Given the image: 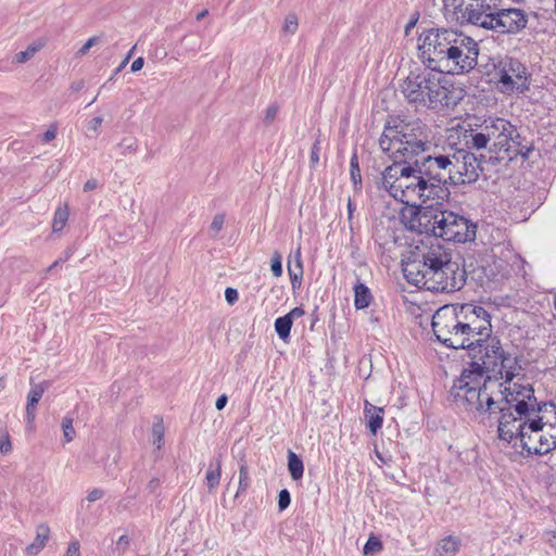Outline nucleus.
<instances>
[{
  "label": "nucleus",
  "instance_id": "1",
  "mask_svg": "<svg viewBox=\"0 0 556 556\" xmlns=\"http://www.w3.org/2000/svg\"><path fill=\"white\" fill-rule=\"evenodd\" d=\"M475 346V351L468 352L471 357L470 369H465L454 381L450 395L457 406L468 412L492 414L501 395L498 392L495 395L491 390L498 386L496 381H491L490 377L481 383L483 374L500 375L501 378L510 382L520 374L522 366L520 358L505 351L500 339L492 337L491 333L481 342V345Z\"/></svg>",
  "mask_w": 556,
  "mask_h": 556
},
{
  "label": "nucleus",
  "instance_id": "2",
  "mask_svg": "<svg viewBox=\"0 0 556 556\" xmlns=\"http://www.w3.org/2000/svg\"><path fill=\"white\" fill-rule=\"evenodd\" d=\"M402 270L409 283L434 292L460 290L467 275L464 265L439 243L415 247L402 261Z\"/></svg>",
  "mask_w": 556,
  "mask_h": 556
},
{
  "label": "nucleus",
  "instance_id": "3",
  "mask_svg": "<svg viewBox=\"0 0 556 556\" xmlns=\"http://www.w3.org/2000/svg\"><path fill=\"white\" fill-rule=\"evenodd\" d=\"M432 330L442 344L451 349L476 350L492 332L490 314L470 303L440 307L432 316Z\"/></svg>",
  "mask_w": 556,
  "mask_h": 556
},
{
  "label": "nucleus",
  "instance_id": "4",
  "mask_svg": "<svg viewBox=\"0 0 556 556\" xmlns=\"http://www.w3.org/2000/svg\"><path fill=\"white\" fill-rule=\"evenodd\" d=\"M406 101L417 110H444L456 106L464 98V89L451 84L437 71L416 68L401 85Z\"/></svg>",
  "mask_w": 556,
  "mask_h": 556
},
{
  "label": "nucleus",
  "instance_id": "5",
  "mask_svg": "<svg viewBox=\"0 0 556 556\" xmlns=\"http://www.w3.org/2000/svg\"><path fill=\"white\" fill-rule=\"evenodd\" d=\"M468 148L489 150L491 153L504 155L501 159L514 160L518 155L529 156L532 148L522 143L517 128L504 118L485 121L478 129L465 136Z\"/></svg>",
  "mask_w": 556,
  "mask_h": 556
},
{
  "label": "nucleus",
  "instance_id": "6",
  "mask_svg": "<svg viewBox=\"0 0 556 556\" xmlns=\"http://www.w3.org/2000/svg\"><path fill=\"white\" fill-rule=\"evenodd\" d=\"M379 146L393 161L408 162L430 150L431 130L419 119L388 126L379 139Z\"/></svg>",
  "mask_w": 556,
  "mask_h": 556
},
{
  "label": "nucleus",
  "instance_id": "7",
  "mask_svg": "<svg viewBox=\"0 0 556 556\" xmlns=\"http://www.w3.org/2000/svg\"><path fill=\"white\" fill-rule=\"evenodd\" d=\"M417 166L408 162L394 161L382 173V187L395 200L409 204L420 200L421 204L433 201L431 194L438 192L433 185L425 182V176L419 174Z\"/></svg>",
  "mask_w": 556,
  "mask_h": 556
},
{
  "label": "nucleus",
  "instance_id": "8",
  "mask_svg": "<svg viewBox=\"0 0 556 556\" xmlns=\"http://www.w3.org/2000/svg\"><path fill=\"white\" fill-rule=\"evenodd\" d=\"M453 28H430L422 31L418 39V55L421 62L432 71L452 75L454 65Z\"/></svg>",
  "mask_w": 556,
  "mask_h": 556
},
{
  "label": "nucleus",
  "instance_id": "9",
  "mask_svg": "<svg viewBox=\"0 0 556 556\" xmlns=\"http://www.w3.org/2000/svg\"><path fill=\"white\" fill-rule=\"evenodd\" d=\"M498 393L501 400L497 405L509 404L516 414L534 418L542 417V427L545 430H549V426L556 427V405L552 402H538L534 389L530 384L514 383L504 390H498Z\"/></svg>",
  "mask_w": 556,
  "mask_h": 556
},
{
  "label": "nucleus",
  "instance_id": "10",
  "mask_svg": "<svg viewBox=\"0 0 556 556\" xmlns=\"http://www.w3.org/2000/svg\"><path fill=\"white\" fill-rule=\"evenodd\" d=\"M498 412V435L502 440L511 442L519 440L522 450L529 453V440L539 443L540 432L545 431L542 427L543 418H534L516 414L509 404L501 403L494 406V412Z\"/></svg>",
  "mask_w": 556,
  "mask_h": 556
},
{
  "label": "nucleus",
  "instance_id": "11",
  "mask_svg": "<svg viewBox=\"0 0 556 556\" xmlns=\"http://www.w3.org/2000/svg\"><path fill=\"white\" fill-rule=\"evenodd\" d=\"M414 164L417 166L416 170L425 176L428 186L438 187V192L431 194L432 200L437 203L443 201L448 194L446 186L452 184L453 150L445 154L428 155L416 160Z\"/></svg>",
  "mask_w": 556,
  "mask_h": 556
},
{
  "label": "nucleus",
  "instance_id": "12",
  "mask_svg": "<svg viewBox=\"0 0 556 556\" xmlns=\"http://www.w3.org/2000/svg\"><path fill=\"white\" fill-rule=\"evenodd\" d=\"M452 42L454 45V65L452 75H464L470 73L478 65L480 47L477 40L453 28Z\"/></svg>",
  "mask_w": 556,
  "mask_h": 556
},
{
  "label": "nucleus",
  "instance_id": "13",
  "mask_svg": "<svg viewBox=\"0 0 556 556\" xmlns=\"http://www.w3.org/2000/svg\"><path fill=\"white\" fill-rule=\"evenodd\" d=\"M447 5L462 11V17L469 24L488 29L497 9V0H445Z\"/></svg>",
  "mask_w": 556,
  "mask_h": 556
},
{
  "label": "nucleus",
  "instance_id": "14",
  "mask_svg": "<svg viewBox=\"0 0 556 556\" xmlns=\"http://www.w3.org/2000/svg\"><path fill=\"white\" fill-rule=\"evenodd\" d=\"M500 88L505 93H523L529 89V73L526 66L517 59L508 58L500 63Z\"/></svg>",
  "mask_w": 556,
  "mask_h": 556
},
{
  "label": "nucleus",
  "instance_id": "15",
  "mask_svg": "<svg viewBox=\"0 0 556 556\" xmlns=\"http://www.w3.org/2000/svg\"><path fill=\"white\" fill-rule=\"evenodd\" d=\"M429 203L420 204L415 217L416 227L419 232L432 235L440 238V232L445 230V223H447L446 214H452V211L443 210L441 207L442 201H428Z\"/></svg>",
  "mask_w": 556,
  "mask_h": 556
},
{
  "label": "nucleus",
  "instance_id": "16",
  "mask_svg": "<svg viewBox=\"0 0 556 556\" xmlns=\"http://www.w3.org/2000/svg\"><path fill=\"white\" fill-rule=\"evenodd\" d=\"M452 184L465 185L477 181L482 172L481 160L466 150L453 151Z\"/></svg>",
  "mask_w": 556,
  "mask_h": 556
},
{
  "label": "nucleus",
  "instance_id": "17",
  "mask_svg": "<svg viewBox=\"0 0 556 556\" xmlns=\"http://www.w3.org/2000/svg\"><path fill=\"white\" fill-rule=\"evenodd\" d=\"M445 230L440 232V238L445 241L465 243L476 238V225L462 215L454 212L446 214Z\"/></svg>",
  "mask_w": 556,
  "mask_h": 556
},
{
  "label": "nucleus",
  "instance_id": "18",
  "mask_svg": "<svg viewBox=\"0 0 556 556\" xmlns=\"http://www.w3.org/2000/svg\"><path fill=\"white\" fill-rule=\"evenodd\" d=\"M527 22V16L520 9H496L492 27L489 30L500 34H516L526 27Z\"/></svg>",
  "mask_w": 556,
  "mask_h": 556
},
{
  "label": "nucleus",
  "instance_id": "19",
  "mask_svg": "<svg viewBox=\"0 0 556 556\" xmlns=\"http://www.w3.org/2000/svg\"><path fill=\"white\" fill-rule=\"evenodd\" d=\"M529 454L543 455L556 447V427L549 426V430L541 431L539 443L529 440Z\"/></svg>",
  "mask_w": 556,
  "mask_h": 556
},
{
  "label": "nucleus",
  "instance_id": "20",
  "mask_svg": "<svg viewBox=\"0 0 556 556\" xmlns=\"http://www.w3.org/2000/svg\"><path fill=\"white\" fill-rule=\"evenodd\" d=\"M47 389V382H40L33 384L28 395H27V404H26V418L28 424H33L36 418V405L42 397L45 391Z\"/></svg>",
  "mask_w": 556,
  "mask_h": 556
},
{
  "label": "nucleus",
  "instance_id": "21",
  "mask_svg": "<svg viewBox=\"0 0 556 556\" xmlns=\"http://www.w3.org/2000/svg\"><path fill=\"white\" fill-rule=\"evenodd\" d=\"M365 419L367 421V427L369 428L372 434H376L377 431L381 428L383 422L384 410L381 407L375 406L370 404L368 401L365 402L364 409Z\"/></svg>",
  "mask_w": 556,
  "mask_h": 556
},
{
  "label": "nucleus",
  "instance_id": "22",
  "mask_svg": "<svg viewBox=\"0 0 556 556\" xmlns=\"http://www.w3.org/2000/svg\"><path fill=\"white\" fill-rule=\"evenodd\" d=\"M50 536V528L47 523H40L36 528V538L31 544L26 547L29 555H37L48 542Z\"/></svg>",
  "mask_w": 556,
  "mask_h": 556
},
{
  "label": "nucleus",
  "instance_id": "23",
  "mask_svg": "<svg viewBox=\"0 0 556 556\" xmlns=\"http://www.w3.org/2000/svg\"><path fill=\"white\" fill-rule=\"evenodd\" d=\"M47 45V39L38 38L30 42L24 51L16 53L13 58L15 64H24L31 60Z\"/></svg>",
  "mask_w": 556,
  "mask_h": 556
},
{
  "label": "nucleus",
  "instance_id": "24",
  "mask_svg": "<svg viewBox=\"0 0 556 556\" xmlns=\"http://www.w3.org/2000/svg\"><path fill=\"white\" fill-rule=\"evenodd\" d=\"M372 300L370 290L362 282L354 287V305L357 309H363L369 306Z\"/></svg>",
  "mask_w": 556,
  "mask_h": 556
},
{
  "label": "nucleus",
  "instance_id": "25",
  "mask_svg": "<svg viewBox=\"0 0 556 556\" xmlns=\"http://www.w3.org/2000/svg\"><path fill=\"white\" fill-rule=\"evenodd\" d=\"M459 545V539L448 535L439 542L437 552L440 556H454L458 552Z\"/></svg>",
  "mask_w": 556,
  "mask_h": 556
},
{
  "label": "nucleus",
  "instance_id": "26",
  "mask_svg": "<svg viewBox=\"0 0 556 556\" xmlns=\"http://www.w3.org/2000/svg\"><path fill=\"white\" fill-rule=\"evenodd\" d=\"M68 217H70L68 205L65 203L64 205L59 206L55 210L53 222H52L53 232L61 231L65 227V225L68 220Z\"/></svg>",
  "mask_w": 556,
  "mask_h": 556
},
{
  "label": "nucleus",
  "instance_id": "27",
  "mask_svg": "<svg viewBox=\"0 0 556 556\" xmlns=\"http://www.w3.org/2000/svg\"><path fill=\"white\" fill-rule=\"evenodd\" d=\"M288 469L293 480L302 478L304 471L303 462L291 451L288 454Z\"/></svg>",
  "mask_w": 556,
  "mask_h": 556
},
{
  "label": "nucleus",
  "instance_id": "28",
  "mask_svg": "<svg viewBox=\"0 0 556 556\" xmlns=\"http://www.w3.org/2000/svg\"><path fill=\"white\" fill-rule=\"evenodd\" d=\"M165 428L162 418H156L152 426V444L160 450L164 444Z\"/></svg>",
  "mask_w": 556,
  "mask_h": 556
},
{
  "label": "nucleus",
  "instance_id": "29",
  "mask_svg": "<svg viewBox=\"0 0 556 556\" xmlns=\"http://www.w3.org/2000/svg\"><path fill=\"white\" fill-rule=\"evenodd\" d=\"M292 324L290 317L286 315L276 319L275 330L281 339L285 340L290 336Z\"/></svg>",
  "mask_w": 556,
  "mask_h": 556
},
{
  "label": "nucleus",
  "instance_id": "30",
  "mask_svg": "<svg viewBox=\"0 0 556 556\" xmlns=\"http://www.w3.org/2000/svg\"><path fill=\"white\" fill-rule=\"evenodd\" d=\"M250 485V477H249V470L248 466L244 462L240 464L239 468V488L236 493V497L239 496L241 493L245 492Z\"/></svg>",
  "mask_w": 556,
  "mask_h": 556
},
{
  "label": "nucleus",
  "instance_id": "31",
  "mask_svg": "<svg viewBox=\"0 0 556 556\" xmlns=\"http://www.w3.org/2000/svg\"><path fill=\"white\" fill-rule=\"evenodd\" d=\"M220 472H222V466L220 462L218 460L215 468L210 467L206 472V484L210 490L215 489L220 479Z\"/></svg>",
  "mask_w": 556,
  "mask_h": 556
},
{
  "label": "nucleus",
  "instance_id": "32",
  "mask_svg": "<svg viewBox=\"0 0 556 556\" xmlns=\"http://www.w3.org/2000/svg\"><path fill=\"white\" fill-rule=\"evenodd\" d=\"M383 548L381 541L375 535H370L368 541L366 542L363 553L365 556L374 555L381 552Z\"/></svg>",
  "mask_w": 556,
  "mask_h": 556
},
{
  "label": "nucleus",
  "instance_id": "33",
  "mask_svg": "<svg viewBox=\"0 0 556 556\" xmlns=\"http://www.w3.org/2000/svg\"><path fill=\"white\" fill-rule=\"evenodd\" d=\"M62 430H63V437H64V442L65 443H70L73 441L75 434H76V431L74 429V426H73V419L70 418V417H64L63 420H62Z\"/></svg>",
  "mask_w": 556,
  "mask_h": 556
},
{
  "label": "nucleus",
  "instance_id": "34",
  "mask_svg": "<svg viewBox=\"0 0 556 556\" xmlns=\"http://www.w3.org/2000/svg\"><path fill=\"white\" fill-rule=\"evenodd\" d=\"M294 258H295V263H296V266L299 267V275L298 274H293L290 266H288V270H289V274H290V280H291V283L293 286V288L295 287V283L298 282L300 285V280L302 278V275H303V267H302V260H301V249L298 248V250L295 251V254H294Z\"/></svg>",
  "mask_w": 556,
  "mask_h": 556
},
{
  "label": "nucleus",
  "instance_id": "35",
  "mask_svg": "<svg viewBox=\"0 0 556 556\" xmlns=\"http://www.w3.org/2000/svg\"><path fill=\"white\" fill-rule=\"evenodd\" d=\"M350 166H351V179L353 180L354 186L356 187L362 181L361 169L358 166V157L356 154L352 155Z\"/></svg>",
  "mask_w": 556,
  "mask_h": 556
},
{
  "label": "nucleus",
  "instance_id": "36",
  "mask_svg": "<svg viewBox=\"0 0 556 556\" xmlns=\"http://www.w3.org/2000/svg\"><path fill=\"white\" fill-rule=\"evenodd\" d=\"M299 22L294 13H290L286 16L283 23V31L294 34L298 30Z\"/></svg>",
  "mask_w": 556,
  "mask_h": 556
},
{
  "label": "nucleus",
  "instance_id": "37",
  "mask_svg": "<svg viewBox=\"0 0 556 556\" xmlns=\"http://www.w3.org/2000/svg\"><path fill=\"white\" fill-rule=\"evenodd\" d=\"M100 42V37L93 36L89 38L76 52V58H81L88 53V51Z\"/></svg>",
  "mask_w": 556,
  "mask_h": 556
},
{
  "label": "nucleus",
  "instance_id": "38",
  "mask_svg": "<svg viewBox=\"0 0 556 556\" xmlns=\"http://www.w3.org/2000/svg\"><path fill=\"white\" fill-rule=\"evenodd\" d=\"M270 268L275 277L282 275L281 254L278 251H275L273 254Z\"/></svg>",
  "mask_w": 556,
  "mask_h": 556
},
{
  "label": "nucleus",
  "instance_id": "39",
  "mask_svg": "<svg viewBox=\"0 0 556 556\" xmlns=\"http://www.w3.org/2000/svg\"><path fill=\"white\" fill-rule=\"evenodd\" d=\"M225 224V215L216 214L213 217V220L210 225V230L213 232V236H216L224 227Z\"/></svg>",
  "mask_w": 556,
  "mask_h": 556
},
{
  "label": "nucleus",
  "instance_id": "40",
  "mask_svg": "<svg viewBox=\"0 0 556 556\" xmlns=\"http://www.w3.org/2000/svg\"><path fill=\"white\" fill-rule=\"evenodd\" d=\"M290 502H291V497H290L289 491L286 489L281 490L278 495L279 510H281V511L285 510L290 505Z\"/></svg>",
  "mask_w": 556,
  "mask_h": 556
},
{
  "label": "nucleus",
  "instance_id": "41",
  "mask_svg": "<svg viewBox=\"0 0 556 556\" xmlns=\"http://www.w3.org/2000/svg\"><path fill=\"white\" fill-rule=\"evenodd\" d=\"M12 450V444L10 440V435L8 432H4L0 438V452L2 454H8Z\"/></svg>",
  "mask_w": 556,
  "mask_h": 556
},
{
  "label": "nucleus",
  "instance_id": "42",
  "mask_svg": "<svg viewBox=\"0 0 556 556\" xmlns=\"http://www.w3.org/2000/svg\"><path fill=\"white\" fill-rule=\"evenodd\" d=\"M104 491L102 489L96 488L88 492L86 500L89 503L97 502L104 496Z\"/></svg>",
  "mask_w": 556,
  "mask_h": 556
},
{
  "label": "nucleus",
  "instance_id": "43",
  "mask_svg": "<svg viewBox=\"0 0 556 556\" xmlns=\"http://www.w3.org/2000/svg\"><path fill=\"white\" fill-rule=\"evenodd\" d=\"M58 131L56 124H51L47 131L42 135V141L50 142L55 139Z\"/></svg>",
  "mask_w": 556,
  "mask_h": 556
},
{
  "label": "nucleus",
  "instance_id": "44",
  "mask_svg": "<svg viewBox=\"0 0 556 556\" xmlns=\"http://www.w3.org/2000/svg\"><path fill=\"white\" fill-rule=\"evenodd\" d=\"M130 540L127 535H122L116 541V549L121 553H125V551L129 547Z\"/></svg>",
  "mask_w": 556,
  "mask_h": 556
},
{
  "label": "nucleus",
  "instance_id": "45",
  "mask_svg": "<svg viewBox=\"0 0 556 556\" xmlns=\"http://www.w3.org/2000/svg\"><path fill=\"white\" fill-rule=\"evenodd\" d=\"M277 113H278V106L277 105L268 106L266 112H265V117H264L265 123H271L276 118Z\"/></svg>",
  "mask_w": 556,
  "mask_h": 556
},
{
  "label": "nucleus",
  "instance_id": "46",
  "mask_svg": "<svg viewBox=\"0 0 556 556\" xmlns=\"http://www.w3.org/2000/svg\"><path fill=\"white\" fill-rule=\"evenodd\" d=\"M65 556H80V545L77 541L70 543Z\"/></svg>",
  "mask_w": 556,
  "mask_h": 556
},
{
  "label": "nucleus",
  "instance_id": "47",
  "mask_svg": "<svg viewBox=\"0 0 556 556\" xmlns=\"http://www.w3.org/2000/svg\"><path fill=\"white\" fill-rule=\"evenodd\" d=\"M319 141H316L313 147H312V151H311V163L312 165H316L318 162H319Z\"/></svg>",
  "mask_w": 556,
  "mask_h": 556
},
{
  "label": "nucleus",
  "instance_id": "48",
  "mask_svg": "<svg viewBox=\"0 0 556 556\" xmlns=\"http://www.w3.org/2000/svg\"><path fill=\"white\" fill-rule=\"evenodd\" d=\"M225 299L229 304H233L238 300V292L233 288H227L225 291Z\"/></svg>",
  "mask_w": 556,
  "mask_h": 556
},
{
  "label": "nucleus",
  "instance_id": "49",
  "mask_svg": "<svg viewBox=\"0 0 556 556\" xmlns=\"http://www.w3.org/2000/svg\"><path fill=\"white\" fill-rule=\"evenodd\" d=\"M102 122H103L102 117H100V116L93 117L88 124V129L97 132L99 130V128L101 127Z\"/></svg>",
  "mask_w": 556,
  "mask_h": 556
},
{
  "label": "nucleus",
  "instance_id": "50",
  "mask_svg": "<svg viewBox=\"0 0 556 556\" xmlns=\"http://www.w3.org/2000/svg\"><path fill=\"white\" fill-rule=\"evenodd\" d=\"M160 485H161V480H160L159 478L154 477V478H152V479L148 482V484H147L146 489H147L150 493H155V492H156V490L160 488Z\"/></svg>",
  "mask_w": 556,
  "mask_h": 556
},
{
  "label": "nucleus",
  "instance_id": "51",
  "mask_svg": "<svg viewBox=\"0 0 556 556\" xmlns=\"http://www.w3.org/2000/svg\"><path fill=\"white\" fill-rule=\"evenodd\" d=\"M304 314H305V312L302 307H294L286 316H289L290 320L293 321V319H298V318L302 317Z\"/></svg>",
  "mask_w": 556,
  "mask_h": 556
},
{
  "label": "nucleus",
  "instance_id": "52",
  "mask_svg": "<svg viewBox=\"0 0 556 556\" xmlns=\"http://www.w3.org/2000/svg\"><path fill=\"white\" fill-rule=\"evenodd\" d=\"M97 187H98V181L96 179H88L84 184V191L89 192V191L94 190Z\"/></svg>",
  "mask_w": 556,
  "mask_h": 556
},
{
  "label": "nucleus",
  "instance_id": "53",
  "mask_svg": "<svg viewBox=\"0 0 556 556\" xmlns=\"http://www.w3.org/2000/svg\"><path fill=\"white\" fill-rule=\"evenodd\" d=\"M144 60L143 58L139 56L131 63V71L138 72L143 67Z\"/></svg>",
  "mask_w": 556,
  "mask_h": 556
},
{
  "label": "nucleus",
  "instance_id": "54",
  "mask_svg": "<svg viewBox=\"0 0 556 556\" xmlns=\"http://www.w3.org/2000/svg\"><path fill=\"white\" fill-rule=\"evenodd\" d=\"M227 401L228 397L225 394L220 395L215 403L216 409L222 410L226 406Z\"/></svg>",
  "mask_w": 556,
  "mask_h": 556
},
{
  "label": "nucleus",
  "instance_id": "55",
  "mask_svg": "<svg viewBox=\"0 0 556 556\" xmlns=\"http://www.w3.org/2000/svg\"><path fill=\"white\" fill-rule=\"evenodd\" d=\"M355 210H356L355 204L352 202L351 199H349V201H348V219L350 223L353 219V214H354Z\"/></svg>",
  "mask_w": 556,
  "mask_h": 556
},
{
  "label": "nucleus",
  "instance_id": "56",
  "mask_svg": "<svg viewBox=\"0 0 556 556\" xmlns=\"http://www.w3.org/2000/svg\"><path fill=\"white\" fill-rule=\"evenodd\" d=\"M136 49V46H134L130 51L127 53V55L125 56V59L123 60V62L121 63V65L118 66L117 71H121L122 68H124L126 66V64L129 62V60L131 59L132 56V53Z\"/></svg>",
  "mask_w": 556,
  "mask_h": 556
},
{
  "label": "nucleus",
  "instance_id": "57",
  "mask_svg": "<svg viewBox=\"0 0 556 556\" xmlns=\"http://www.w3.org/2000/svg\"><path fill=\"white\" fill-rule=\"evenodd\" d=\"M84 80H77L71 84V90L77 92L84 88Z\"/></svg>",
  "mask_w": 556,
  "mask_h": 556
},
{
  "label": "nucleus",
  "instance_id": "58",
  "mask_svg": "<svg viewBox=\"0 0 556 556\" xmlns=\"http://www.w3.org/2000/svg\"><path fill=\"white\" fill-rule=\"evenodd\" d=\"M418 21V17L412 18L407 25L405 26V35H408L410 29L415 27L416 23Z\"/></svg>",
  "mask_w": 556,
  "mask_h": 556
},
{
  "label": "nucleus",
  "instance_id": "59",
  "mask_svg": "<svg viewBox=\"0 0 556 556\" xmlns=\"http://www.w3.org/2000/svg\"><path fill=\"white\" fill-rule=\"evenodd\" d=\"M207 14H208V11H207V10H203V11H201V12L197 15V20H198V21H201V20H202V18H204Z\"/></svg>",
  "mask_w": 556,
  "mask_h": 556
},
{
  "label": "nucleus",
  "instance_id": "60",
  "mask_svg": "<svg viewBox=\"0 0 556 556\" xmlns=\"http://www.w3.org/2000/svg\"><path fill=\"white\" fill-rule=\"evenodd\" d=\"M55 268L53 265L49 266L48 268H46L43 271H42V278H47V275L53 269Z\"/></svg>",
  "mask_w": 556,
  "mask_h": 556
},
{
  "label": "nucleus",
  "instance_id": "61",
  "mask_svg": "<svg viewBox=\"0 0 556 556\" xmlns=\"http://www.w3.org/2000/svg\"><path fill=\"white\" fill-rule=\"evenodd\" d=\"M552 546H556V531L553 532L552 538L549 539Z\"/></svg>",
  "mask_w": 556,
  "mask_h": 556
},
{
  "label": "nucleus",
  "instance_id": "62",
  "mask_svg": "<svg viewBox=\"0 0 556 556\" xmlns=\"http://www.w3.org/2000/svg\"><path fill=\"white\" fill-rule=\"evenodd\" d=\"M62 261H63V260H58V261H55L52 265H53L54 267H56V266H59V264H60Z\"/></svg>",
  "mask_w": 556,
  "mask_h": 556
}]
</instances>
